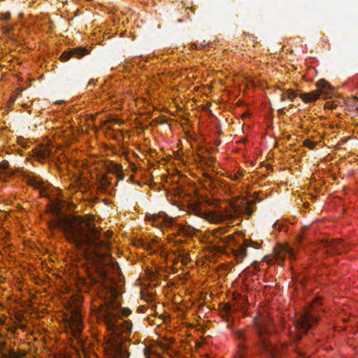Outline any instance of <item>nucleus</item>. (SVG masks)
<instances>
[{"label":"nucleus","instance_id":"29","mask_svg":"<svg viewBox=\"0 0 358 358\" xmlns=\"http://www.w3.org/2000/svg\"><path fill=\"white\" fill-rule=\"evenodd\" d=\"M303 239H304V235L303 234H299L297 235L296 242L299 245H300L302 243Z\"/></svg>","mask_w":358,"mask_h":358},{"label":"nucleus","instance_id":"2","mask_svg":"<svg viewBox=\"0 0 358 358\" xmlns=\"http://www.w3.org/2000/svg\"><path fill=\"white\" fill-rule=\"evenodd\" d=\"M48 228L53 231L62 230L66 238L81 250L85 246L99 247L103 241L98 240L94 229H90L87 223L79 217L73 219L58 217L48 222Z\"/></svg>","mask_w":358,"mask_h":358},{"label":"nucleus","instance_id":"3","mask_svg":"<svg viewBox=\"0 0 358 358\" xmlns=\"http://www.w3.org/2000/svg\"><path fill=\"white\" fill-rule=\"evenodd\" d=\"M254 324L259 341L265 354L255 358H288V348L285 344L273 345L268 338L270 319L263 317H255L254 319ZM234 358L255 357L249 355L247 350L243 348L239 350Z\"/></svg>","mask_w":358,"mask_h":358},{"label":"nucleus","instance_id":"31","mask_svg":"<svg viewBox=\"0 0 358 358\" xmlns=\"http://www.w3.org/2000/svg\"><path fill=\"white\" fill-rule=\"evenodd\" d=\"M231 306L229 304H226L224 306V310L226 313H229L231 311Z\"/></svg>","mask_w":358,"mask_h":358},{"label":"nucleus","instance_id":"18","mask_svg":"<svg viewBox=\"0 0 358 358\" xmlns=\"http://www.w3.org/2000/svg\"><path fill=\"white\" fill-rule=\"evenodd\" d=\"M244 176V171L239 169L237 171H231L227 173V178L233 181H239Z\"/></svg>","mask_w":358,"mask_h":358},{"label":"nucleus","instance_id":"4","mask_svg":"<svg viewBox=\"0 0 358 358\" xmlns=\"http://www.w3.org/2000/svg\"><path fill=\"white\" fill-rule=\"evenodd\" d=\"M152 224L160 228H171L173 231V237H169V242L176 244L185 241L182 238L189 237L194 234L195 229L189 225L175 224V220L169 217L166 213L161 212L152 215L151 217Z\"/></svg>","mask_w":358,"mask_h":358},{"label":"nucleus","instance_id":"39","mask_svg":"<svg viewBox=\"0 0 358 358\" xmlns=\"http://www.w3.org/2000/svg\"><path fill=\"white\" fill-rule=\"evenodd\" d=\"M319 256V253H317L316 254V257H317Z\"/></svg>","mask_w":358,"mask_h":358},{"label":"nucleus","instance_id":"34","mask_svg":"<svg viewBox=\"0 0 358 358\" xmlns=\"http://www.w3.org/2000/svg\"><path fill=\"white\" fill-rule=\"evenodd\" d=\"M285 99H286L285 95V94H282L280 95V101H285Z\"/></svg>","mask_w":358,"mask_h":358},{"label":"nucleus","instance_id":"1","mask_svg":"<svg viewBox=\"0 0 358 358\" xmlns=\"http://www.w3.org/2000/svg\"><path fill=\"white\" fill-rule=\"evenodd\" d=\"M84 270L87 277L79 279L85 292H92L91 311L99 323L108 331L103 336V348L108 358H129L126 341L131 334L132 323L129 320L120 322V315L127 317L131 311L127 308L120 309L116 300L117 292L111 286L103 258L99 254L85 255Z\"/></svg>","mask_w":358,"mask_h":358},{"label":"nucleus","instance_id":"35","mask_svg":"<svg viewBox=\"0 0 358 358\" xmlns=\"http://www.w3.org/2000/svg\"><path fill=\"white\" fill-rule=\"evenodd\" d=\"M94 80H92H92H90L89 81L88 85H91L94 84Z\"/></svg>","mask_w":358,"mask_h":358},{"label":"nucleus","instance_id":"27","mask_svg":"<svg viewBox=\"0 0 358 358\" xmlns=\"http://www.w3.org/2000/svg\"><path fill=\"white\" fill-rule=\"evenodd\" d=\"M337 107V104L333 101H328L325 103V108L333 110L336 109Z\"/></svg>","mask_w":358,"mask_h":358},{"label":"nucleus","instance_id":"23","mask_svg":"<svg viewBox=\"0 0 358 358\" xmlns=\"http://www.w3.org/2000/svg\"><path fill=\"white\" fill-rule=\"evenodd\" d=\"M147 275L149 280L151 281H155L159 278V273L152 269L148 270Z\"/></svg>","mask_w":358,"mask_h":358},{"label":"nucleus","instance_id":"10","mask_svg":"<svg viewBox=\"0 0 358 358\" xmlns=\"http://www.w3.org/2000/svg\"><path fill=\"white\" fill-rule=\"evenodd\" d=\"M320 249L323 252L330 255L338 254L345 251L344 243L341 240L324 241L320 243Z\"/></svg>","mask_w":358,"mask_h":358},{"label":"nucleus","instance_id":"28","mask_svg":"<svg viewBox=\"0 0 358 358\" xmlns=\"http://www.w3.org/2000/svg\"><path fill=\"white\" fill-rule=\"evenodd\" d=\"M17 143L22 145V147L26 148L28 145L27 142L25 141V140L22 137H19L17 138Z\"/></svg>","mask_w":358,"mask_h":358},{"label":"nucleus","instance_id":"38","mask_svg":"<svg viewBox=\"0 0 358 358\" xmlns=\"http://www.w3.org/2000/svg\"><path fill=\"white\" fill-rule=\"evenodd\" d=\"M19 16H20V17H22V13L19 14Z\"/></svg>","mask_w":358,"mask_h":358},{"label":"nucleus","instance_id":"15","mask_svg":"<svg viewBox=\"0 0 358 358\" xmlns=\"http://www.w3.org/2000/svg\"><path fill=\"white\" fill-rule=\"evenodd\" d=\"M177 260L180 261L182 265H187L192 260L188 249L180 247L177 249Z\"/></svg>","mask_w":358,"mask_h":358},{"label":"nucleus","instance_id":"37","mask_svg":"<svg viewBox=\"0 0 358 358\" xmlns=\"http://www.w3.org/2000/svg\"><path fill=\"white\" fill-rule=\"evenodd\" d=\"M182 22V20H178V23H180V22Z\"/></svg>","mask_w":358,"mask_h":358},{"label":"nucleus","instance_id":"14","mask_svg":"<svg viewBox=\"0 0 358 358\" xmlns=\"http://www.w3.org/2000/svg\"><path fill=\"white\" fill-rule=\"evenodd\" d=\"M34 152L37 159L40 162H43L50 158L52 155V150L47 146L36 148L34 149Z\"/></svg>","mask_w":358,"mask_h":358},{"label":"nucleus","instance_id":"11","mask_svg":"<svg viewBox=\"0 0 358 358\" xmlns=\"http://www.w3.org/2000/svg\"><path fill=\"white\" fill-rule=\"evenodd\" d=\"M90 52V50L86 47L74 48L62 52L59 57V59L62 62H66L69 59H70L72 57H75L78 59H80L88 55Z\"/></svg>","mask_w":358,"mask_h":358},{"label":"nucleus","instance_id":"30","mask_svg":"<svg viewBox=\"0 0 358 358\" xmlns=\"http://www.w3.org/2000/svg\"><path fill=\"white\" fill-rule=\"evenodd\" d=\"M245 212H246L247 215H251L253 213V210L251 209V208L250 206H248L245 208Z\"/></svg>","mask_w":358,"mask_h":358},{"label":"nucleus","instance_id":"21","mask_svg":"<svg viewBox=\"0 0 358 358\" xmlns=\"http://www.w3.org/2000/svg\"><path fill=\"white\" fill-rule=\"evenodd\" d=\"M23 355L20 352H17L14 350H10L7 355L3 356V358H22Z\"/></svg>","mask_w":358,"mask_h":358},{"label":"nucleus","instance_id":"25","mask_svg":"<svg viewBox=\"0 0 358 358\" xmlns=\"http://www.w3.org/2000/svg\"><path fill=\"white\" fill-rule=\"evenodd\" d=\"M234 334L238 340L241 341H244L245 340V335L243 331L237 330L234 332Z\"/></svg>","mask_w":358,"mask_h":358},{"label":"nucleus","instance_id":"5","mask_svg":"<svg viewBox=\"0 0 358 358\" xmlns=\"http://www.w3.org/2000/svg\"><path fill=\"white\" fill-rule=\"evenodd\" d=\"M321 300L320 297H315L295 319L294 322L295 328L299 331V339L319 321L324 312Z\"/></svg>","mask_w":358,"mask_h":358},{"label":"nucleus","instance_id":"22","mask_svg":"<svg viewBox=\"0 0 358 358\" xmlns=\"http://www.w3.org/2000/svg\"><path fill=\"white\" fill-rule=\"evenodd\" d=\"M303 146L309 148L310 150H313L315 146L317 145V142L311 141L309 138L305 139L303 142Z\"/></svg>","mask_w":358,"mask_h":358},{"label":"nucleus","instance_id":"8","mask_svg":"<svg viewBox=\"0 0 358 358\" xmlns=\"http://www.w3.org/2000/svg\"><path fill=\"white\" fill-rule=\"evenodd\" d=\"M83 321L78 310L71 313L70 317L64 321L66 332L72 336L81 348L85 343V337L83 335Z\"/></svg>","mask_w":358,"mask_h":358},{"label":"nucleus","instance_id":"24","mask_svg":"<svg viewBox=\"0 0 358 358\" xmlns=\"http://www.w3.org/2000/svg\"><path fill=\"white\" fill-rule=\"evenodd\" d=\"M209 44H210V42L206 43V41H203V42H201V43L196 42V43H192V44H191V47L194 49H201V48H205L206 46L209 45Z\"/></svg>","mask_w":358,"mask_h":358},{"label":"nucleus","instance_id":"20","mask_svg":"<svg viewBox=\"0 0 358 358\" xmlns=\"http://www.w3.org/2000/svg\"><path fill=\"white\" fill-rule=\"evenodd\" d=\"M143 353L145 358H159V355L148 346H145Z\"/></svg>","mask_w":358,"mask_h":358},{"label":"nucleus","instance_id":"33","mask_svg":"<svg viewBox=\"0 0 358 358\" xmlns=\"http://www.w3.org/2000/svg\"><path fill=\"white\" fill-rule=\"evenodd\" d=\"M112 121L116 122L117 124H122L123 123L122 120L117 119V118H115Z\"/></svg>","mask_w":358,"mask_h":358},{"label":"nucleus","instance_id":"17","mask_svg":"<svg viewBox=\"0 0 358 358\" xmlns=\"http://www.w3.org/2000/svg\"><path fill=\"white\" fill-rule=\"evenodd\" d=\"M0 173H4L7 177H10L15 173V170L10 167L8 161L3 160L0 162Z\"/></svg>","mask_w":358,"mask_h":358},{"label":"nucleus","instance_id":"32","mask_svg":"<svg viewBox=\"0 0 358 358\" xmlns=\"http://www.w3.org/2000/svg\"><path fill=\"white\" fill-rule=\"evenodd\" d=\"M3 16V20H8L10 18V14L9 13H6L2 15Z\"/></svg>","mask_w":358,"mask_h":358},{"label":"nucleus","instance_id":"26","mask_svg":"<svg viewBox=\"0 0 358 358\" xmlns=\"http://www.w3.org/2000/svg\"><path fill=\"white\" fill-rule=\"evenodd\" d=\"M286 93L287 99H289L291 101H293L294 99L297 96L296 93L292 90H288L286 92Z\"/></svg>","mask_w":358,"mask_h":358},{"label":"nucleus","instance_id":"6","mask_svg":"<svg viewBox=\"0 0 358 358\" xmlns=\"http://www.w3.org/2000/svg\"><path fill=\"white\" fill-rule=\"evenodd\" d=\"M228 232V228L225 227H219L212 230V234L216 238H220V241L223 244L227 246H237L236 248H231L232 252L237 261H242L247 255V248L252 247L254 248H259V244L257 242L245 239L243 244H239V241L236 239V236L242 238V233L238 232L235 234H229L224 237L220 236L225 234Z\"/></svg>","mask_w":358,"mask_h":358},{"label":"nucleus","instance_id":"12","mask_svg":"<svg viewBox=\"0 0 358 358\" xmlns=\"http://www.w3.org/2000/svg\"><path fill=\"white\" fill-rule=\"evenodd\" d=\"M88 180L81 174L76 176L73 182L69 186V190L71 194L78 191H86L87 189Z\"/></svg>","mask_w":358,"mask_h":358},{"label":"nucleus","instance_id":"9","mask_svg":"<svg viewBox=\"0 0 358 358\" xmlns=\"http://www.w3.org/2000/svg\"><path fill=\"white\" fill-rule=\"evenodd\" d=\"M22 179L29 186L39 192V194L41 197H46L50 199L51 206L55 210L59 208V204L53 201L52 199L50 198L51 185L44 180H43L39 176L34 175L32 173H22Z\"/></svg>","mask_w":358,"mask_h":358},{"label":"nucleus","instance_id":"36","mask_svg":"<svg viewBox=\"0 0 358 358\" xmlns=\"http://www.w3.org/2000/svg\"><path fill=\"white\" fill-rule=\"evenodd\" d=\"M277 89H278V90H279L280 91H283V90H282V89H281L280 87H278V88H277Z\"/></svg>","mask_w":358,"mask_h":358},{"label":"nucleus","instance_id":"19","mask_svg":"<svg viewBox=\"0 0 358 358\" xmlns=\"http://www.w3.org/2000/svg\"><path fill=\"white\" fill-rule=\"evenodd\" d=\"M316 86L317 87V90H318L320 92V94L322 93H323V92L324 93H327L328 90H329V87H330L329 85L328 84V83L326 80H323V79L320 80L319 81H317V84H316Z\"/></svg>","mask_w":358,"mask_h":358},{"label":"nucleus","instance_id":"13","mask_svg":"<svg viewBox=\"0 0 358 358\" xmlns=\"http://www.w3.org/2000/svg\"><path fill=\"white\" fill-rule=\"evenodd\" d=\"M278 258L281 259L282 261H283L285 258H288L290 261H294L296 259V255L294 250L292 247L288 244H284L280 246Z\"/></svg>","mask_w":358,"mask_h":358},{"label":"nucleus","instance_id":"16","mask_svg":"<svg viewBox=\"0 0 358 358\" xmlns=\"http://www.w3.org/2000/svg\"><path fill=\"white\" fill-rule=\"evenodd\" d=\"M301 100L306 103H313L320 97V93L318 90H314L310 92H304L299 94Z\"/></svg>","mask_w":358,"mask_h":358},{"label":"nucleus","instance_id":"7","mask_svg":"<svg viewBox=\"0 0 358 358\" xmlns=\"http://www.w3.org/2000/svg\"><path fill=\"white\" fill-rule=\"evenodd\" d=\"M188 211L190 214H194L213 223L222 222L231 220L233 217L228 212L221 210L206 211L203 209L201 203L197 201H192L189 204Z\"/></svg>","mask_w":358,"mask_h":358}]
</instances>
